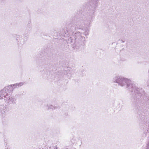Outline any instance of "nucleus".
Masks as SVG:
<instances>
[{
    "label": "nucleus",
    "mask_w": 149,
    "mask_h": 149,
    "mask_svg": "<svg viewBox=\"0 0 149 149\" xmlns=\"http://www.w3.org/2000/svg\"><path fill=\"white\" fill-rule=\"evenodd\" d=\"M113 81L114 82L118 83L119 85L121 86L127 85V88L130 91L132 92H134L135 95L137 94L139 95L142 96L143 93L144 92L142 88L140 89L136 87L135 85L132 83L130 80L124 78L122 77H116L113 79Z\"/></svg>",
    "instance_id": "f257e3e1"
},
{
    "label": "nucleus",
    "mask_w": 149,
    "mask_h": 149,
    "mask_svg": "<svg viewBox=\"0 0 149 149\" xmlns=\"http://www.w3.org/2000/svg\"><path fill=\"white\" fill-rule=\"evenodd\" d=\"M23 85L22 83H20L18 84H15L9 86L7 88H5L0 91V99H3V97L6 98L7 100V97L8 96V95L7 92L10 93L13 91L15 88L20 87Z\"/></svg>",
    "instance_id": "f03ea898"
},
{
    "label": "nucleus",
    "mask_w": 149,
    "mask_h": 149,
    "mask_svg": "<svg viewBox=\"0 0 149 149\" xmlns=\"http://www.w3.org/2000/svg\"><path fill=\"white\" fill-rule=\"evenodd\" d=\"M85 38L81 36V33L77 32L74 33L68 39V40L72 45L76 46L77 43L81 41H84Z\"/></svg>",
    "instance_id": "7ed1b4c3"
},
{
    "label": "nucleus",
    "mask_w": 149,
    "mask_h": 149,
    "mask_svg": "<svg viewBox=\"0 0 149 149\" xmlns=\"http://www.w3.org/2000/svg\"><path fill=\"white\" fill-rule=\"evenodd\" d=\"M0 111H1V115L3 117H4L7 112L6 108L3 106H1L0 107Z\"/></svg>",
    "instance_id": "20e7f679"
},
{
    "label": "nucleus",
    "mask_w": 149,
    "mask_h": 149,
    "mask_svg": "<svg viewBox=\"0 0 149 149\" xmlns=\"http://www.w3.org/2000/svg\"><path fill=\"white\" fill-rule=\"evenodd\" d=\"M8 98L6 100L8 101V103L9 104L14 103L15 99L13 97H9V96L7 97Z\"/></svg>",
    "instance_id": "39448f33"
},
{
    "label": "nucleus",
    "mask_w": 149,
    "mask_h": 149,
    "mask_svg": "<svg viewBox=\"0 0 149 149\" xmlns=\"http://www.w3.org/2000/svg\"><path fill=\"white\" fill-rule=\"evenodd\" d=\"M77 27H76V28L77 29H80L81 28V26H83V24L80 23L79 22L77 23Z\"/></svg>",
    "instance_id": "423d86ee"
},
{
    "label": "nucleus",
    "mask_w": 149,
    "mask_h": 149,
    "mask_svg": "<svg viewBox=\"0 0 149 149\" xmlns=\"http://www.w3.org/2000/svg\"><path fill=\"white\" fill-rule=\"evenodd\" d=\"M98 0H91V1H92V3H93V4H97V1Z\"/></svg>",
    "instance_id": "0eeeda50"
},
{
    "label": "nucleus",
    "mask_w": 149,
    "mask_h": 149,
    "mask_svg": "<svg viewBox=\"0 0 149 149\" xmlns=\"http://www.w3.org/2000/svg\"><path fill=\"white\" fill-rule=\"evenodd\" d=\"M48 107H49L48 108V109H55L56 107H54V106H53L52 105H51L50 106V107H49V106Z\"/></svg>",
    "instance_id": "6e6552de"
},
{
    "label": "nucleus",
    "mask_w": 149,
    "mask_h": 149,
    "mask_svg": "<svg viewBox=\"0 0 149 149\" xmlns=\"http://www.w3.org/2000/svg\"><path fill=\"white\" fill-rule=\"evenodd\" d=\"M64 33H65V34H67V33L68 34H69V31H68V30H67V31H65V32H64Z\"/></svg>",
    "instance_id": "1a4fd4ad"
},
{
    "label": "nucleus",
    "mask_w": 149,
    "mask_h": 149,
    "mask_svg": "<svg viewBox=\"0 0 149 149\" xmlns=\"http://www.w3.org/2000/svg\"><path fill=\"white\" fill-rule=\"evenodd\" d=\"M84 34L85 35H88V33L87 32V31H86L85 32Z\"/></svg>",
    "instance_id": "9d476101"
},
{
    "label": "nucleus",
    "mask_w": 149,
    "mask_h": 149,
    "mask_svg": "<svg viewBox=\"0 0 149 149\" xmlns=\"http://www.w3.org/2000/svg\"><path fill=\"white\" fill-rule=\"evenodd\" d=\"M146 149H149V142L148 143V146Z\"/></svg>",
    "instance_id": "9b49d317"
},
{
    "label": "nucleus",
    "mask_w": 149,
    "mask_h": 149,
    "mask_svg": "<svg viewBox=\"0 0 149 149\" xmlns=\"http://www.w3.org/2000/svg\"><path fill=\"white\" fill-rule=\"evenodd\" d=\"M121 41L122 42H123H123H124V41H123V40H121Z\"/></svg>",
    "instance_id": "f8f14e48"
},
{
    "label": "nucleus",
    "mask_w": 149,
    "mask_h": 149,
    "mask_svg": "<svg viewBox=\"0 0 149 149\" xmlns=\"http://www.w3.org/2000/svg\"><path fill=\"white\" fill-rule=\"evenodd\" d=\"M74 46H73L72 47H73V48H74Z\"/></svg>",
    "instance_id": "ddd939ff"
},
{
    "label": "nucleus",
    "mask_w": 149,
    "mask_h": 149,
    "mask_svg": "<svg viewBox=\"0 0 149 149\" xmlns=\"http://www.w3.org/2000/svg\"><path fill=\"white\" fill-rule=\"evenodd\" d=\"M18 38H17V40H18V39H17Z\"/></svg>",
    "instance_id": "4468645a"
},
{
    "label": "nucleus",
    "mask_w": 149,
    "mask_h": 149,
    "mask_svg": "<svg viewBox=\"0 0 149 149\" xmlns=\"http://www.w3.org/2000/svg\"><path fill=\"white\" fill-rule=\"evenodd\" d=\"M6 149H9L8 148H7Z\"/></svg>",
    "instance_id": "2eb2a0df"
}]
</instances>
